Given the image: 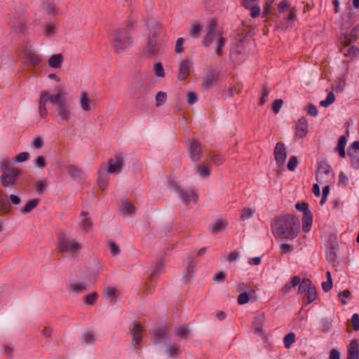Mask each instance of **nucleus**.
<instances>
[{"instance_id":"obj_1","label":"nucleus","mask_w":359,"mask_h":359,"mask_svg":"<svg viewBox=\"0 0 359 359\" xmlns=\"http://www.w3.org/2000/svg\"><path fill=\"white\" fill-rule=\"evenodd\" d=\"M271 232L276 239L293 240L299 232V221L293 215L276 216L271 222Z\"/></svg>"},{"instance_id":"obj_2","label":"nucleus","mask_w":359,"mask_h":359,"mask_svg":"<svg viewBox=\"0 0 359 359\" xmlns=\"http://www.w3.org/2000/svg\"><path fill=\"white\" fill-rule=\"evenodd\" d=\"M135 24L136 22L132 18H129L125 27H117L114 30L111 43L116 53H123L124 50L132 45V34L134 32Z\"/></svg>"},{"instance_id":"obj_3","label":"nucleus","mask_w":359,"mask_h":359,"mask_svg":"<svg viewBox=\"0 0 359 359\" xmlns=\"http://www.w3.org/2000/svg\"><path fill=\"white\" fill-rule=\"evenodd\" d=\"M65 92L62 89L58 88L57 93L55 95H50L47 90H42L40 93V97L39 100V116L42 118H45L48 115V111L46 108V103L48 102L52 104H56L57 106L60 102H62V96L65 95Z\"/></svg>"},{"instance_id":"obj_4","label":"nucleus","mask_w":359,"mask_h":359,"mask_svg":"<svg viewBox=\"0 0 359 359\" xmlns=\"http://www.w3.org/2000/svg\"><path fill=\"white\" fill-rule=\"evenodd\" d=\"M58 250L61 252L76 255L81 250V244L78 240L72 239L65 233L58 236Z\"/></svg>"},{"instance_id":"obj_5","label":"nucleus","mask_w":359,"mask_h":359,"mask_svg":"<svg viewBox=\"0 0 359 359\" xmlns=\"http://www.w3.org/2000/svg\"><path fill=\"white\" fill-rule=\"evenodd\" d=\"M295 208L298 211L303 212L302 229L305 233L309 232L313 223V215L309 208L308 203L305 202L297 203Z\"/></svg>"},{"instance_id":"obj_6","label":"nucleus","mask_w":359,"mask_h":359,"mask_svg":"<svg viewBox=\"0 0 359 359\" xmlns=\"http://www.w3.org/2000/svg\"><path fill=\"white\" fill-rule=\"evenodd\" d=\"M331 166L325 161L318 163V171L316 172V180L323 184L329 182L332 177Z\"/></svg>"},{"instance_id":"obj_7","label":"nucleus","mask_w":359,"mask_h":359,"mask_svg":"<svg viewBox=\"0 0 359 359\" xmlns=\"http://www.w3.org/2000/svg\"><path fill=\"white\" fill-rule=\"evenodd\" d=\"M21 175L22 170L20 168L4 171L0 177L1 183L4 187L13 186Z\"/></svg>"},{"instance_id":"obj_8","label":"nucleus","mask_w":359,"mask_h":359,"mask_svg":"<svg viewBox=\"0 0 359 359\" xmlns=\"http://www.w3.org/2000/svg\"><path fill=\"white\" fill-rule=\"evenodd\" d=\"M144 27L149 32L147 39L157 41V38L163 28L161 24L154 18H149L145 22Z\"/></svg>"},{"instance_id":"obj_9","label":"nucleus","mask_w":359,"mask_h":359,"mask_svg":"<svg viewBox=\"0 0 359 359\" xmlns=\"http://www.w3.org/2000/svg\"><path fill=\"white\" fill-rule=\"evenodd\" d=\"M189 157L194 162H198L203 155L201 144L196 139H193L188 147Z\"/></svg>"},{"instance_id":"obj_10","label":"nucleus","mask_w":359,"mask_h":359,"mask_svg":"<svg viewBox=\"0 0 359 359\" xmlns=\"http://www.w3.org/2000/svg\"><path fill=\"white\" fill-rule=\"evenodd\" d=\"M273 155L278 166H283L287 157L286 148L284 143L281 142L276 143L273 150Z\"/></svg>"},{"instance_id":"obj_11","label":"nucleus","mask_w":359,"mask_h":359,"mask_svg":"<svg viewBox=\"0 0 359 359\" xmlns=\"http://www.w3.org/2000/svg\"><path fill=\"white\" fill-rule=\"evenodd\" d=\"M124 165V160L122 156L116 155L114 158H109L108 160V166L107 168V172L109 174L111 173H119Z\"/></svg>"},{"instance_id":"obj_12","label":"nucleus","mask_w":359,"mask_h":359,"mask_svg":"<svg viewBox=\"0 0 359 359\" xmlns=\"http://www.w3.org/2000/svg\"><path fill=\"white\" fill-rule=\"evenodd\" d=\"M56 111L58 117L62 121H69L72 116L71 107L67 103L65 100L60 102L57 106Z\"/></svg>"},{"instance_id":"obj_13","label":"nucleus","mask_w":359,"mask_h":359,"mask_svg":"<svg viewBox=\"0 0 359 359\" xmlns=\"http://www.w3.org/2000/svg\"><path fill=\"white\" fill-rule=\"evenodd\" d=\"M144 330L143 327L137 322H134L130 325V333L132 335V344L135 348L137 344H138L142 340L141 333Z\"/></svg>"},{"instance_id":"obj_14","label":"nucleus","mask_w":359,"mask_h":359,"mask_svg":"<svg viewBox=\"0 0 359 359\" xmlns=\"http://www.w3.org/2000/svg\"><path fill=\"white\" fill-rule=\"evenodd\" d=\"M179 197L180 200L185 204L189 205L191 202L196 204L198 200V194L191 189H182L180 191Z\"/></svg>"},{"instance_id":"obj_15","label":"nucleus","mask_w":359,"mask_h":359,"mask_svg":"<svg viewBox=\"0 0 359 359\" xmlns=\"http://www.w3.org/2000/svg\"><path fill=\"white\" fill-rule=\"evenodd\" d=\"M192 62L189 59L183 60L179 65L177 78L180 81L186 79L190 74Z\"/></svg>"},{"instance_id":"obj_16","label":"nucleus","mask_w":359,"mask_h":359,"mask_svg":"<svg viewBox=\"0 0 359 359\" xmlns=\"http://www.w3.org/2000/svg\"><path fill=\"white\" fill-rule=\"evenodd\" d=\"M359 38V25L355 26L349 34H343L339 38L341 44L350 45Z\"/></svg>"},{"instance_id":"obj_17","label":"nucleus","mask_w":359,"mask_h":359,"mask_svg":"<svg viewBox=\"0 0 359 359\" xmlns=\"http://www.w3.org/2000/svg\"><path fill=\"white\" fill-rule=\"evenodd\" d=\"M258 0H243V6L251 11L250 16L252 18H256L260 15L261 9L257 4Z\"/></svg>"},{"instance_id":"obj_18","label":"nucleus","mask_w":359,"mask_h":359,"mask_svg":"<svg viewBox=\"0 0 359 359\" xmlns=\"http://www.w3.org/2000/svg\"><path fill=\"white\" fill-rule=\"evenodd\" d=\"M296 135L299 138L304 137L308 133V122L305 117H301L295 126Z\"/></svg>"},{"instance_id":"obj_19","label":"nucleus","mask_w":359,"mask_h":359,"mask_svg":"<svg viewBox=\"0 0 359 359\" xmlns=\"http://www.w3.org/2000/svg\"><path fill=\"white\" fill-rule=\"evenodd\" d=\"M143 54L146 57L156 56L158 54L157 41L147 39V44L143 50Z\"/></svg>"},{"instance_id":"obj_20","label":"nucleus","mask_w":359,"mask_h":359,"mask_svg":"<svg viewBox=\"0 0 359 359\" xmlns=\"http://www.w3.org/2000/svg\"><path fill=\"white\" fill-rule=\"evenodd\" d=\"M11 207L7 196L2 190H0V216H4L10 212Z\"/></svg>"},{"instance_id":"obj_21","label":"nucleus","mask_w":359,"mask_h":359,"mask_svg":"<svg viewBox=\"0 0 359 359\" xmlns=\"http://www.w3.org/2000/svg\"><path fill=\"white\" fill-rule=\"evenodd\" d=\"M342 46L340 48V52L346 57L353 58L359 55V48L356 46H352L348 47L349 45L341 44Z\"/></svg>"},{"instance_id":"obj_22","label":"nucleus","mask_w":359,"mask_h":359,"mask_svg":"<svg viewBox=\"0 0 359 359\" xmlns=\"http://www.w3.org/2000/svg\"><path fill=\"white\" fill-rule=\"evenodd\" d=\"M347 359H359V344L356 340H352L348 346Z\"/></svg>"},{"instance_id":"obj_23","label":"nucleus","mask_w":359,"mask_h":359,"mask_svg":"<svg viewBox=\"0 0 359 359\" xmlns=\"http://www.w3.org/2000/svg\"><path fill=\"white\" fill-rule=\"evenodd\" d=\"M69 288L71 292L79 293L86 291L88 286L86 282L74 280L69 283Z\"/></svg>"},{"instance_id":"obj_24","label":"nucleus","mask_w":359,"mask_h":359,"mask_svg":"<svg viewBox=\"0 0 359 359\" xmlns=\"http://www.w3.org/2000/svg\"><path fill=\"white\" fill-rule=\"evenodd\" d=\"M64 57L62 54H55L50 57L48 60V65L50 67L53 69H59L62 66Z\"/></svg>"},{"instance_id":"obj_25","label":"nucleus","mask_w":359,"mask_h":359,"mask_svg":"<svg viewBox=\"0 0 359 359\" xmlns=\"http://www.w3.org/2000/svg\"><path fill=\"white\" fill-rule=\"evenodd\" d=\"M25 57L28 60L29 64L33 67H36L41 62V57L31 50L25 52Z\"/></svg>"},{"instance_id":"obj_26","label":"nucleus","mask_w":359,"mask_h":359,"mask_svg":"<svg viewBox=\"0 0 359 359\" xmlns=\"http://www.w3.org/2000/svg\"><path fill=\"white\" fill-rule=\"evenodd\" d=\"M195 168H196L197 174L202 178H206L210 175V173H211L210 166L207 164L204 163V164L201 165V164L197 163L195 165Z\"/></svg>"},{"instance_id":"obj_27","label":"nucleus","mask_w":359,"mask_h":359,"mask_svg":"<svg viewBox=\"0 0 359 359\" xmlns=\"http://www.w3.org/2000/svg\"><path fill=\"white\" fill-rule=\"evenodd\" d=\"M265 320V316L263 313L257 316L252 322V327L255 332L261 333L262 332L263 323Z\"/></svg>"},{"instance_id":"obj_28","label":"nucleus","mask_w":359,"mask_h":359,"mask_svg":"<svg viewBox=\"0 0 359 359\" xmlns=\"http://www.w3.org/2000/svg\"><path fill=\"white\" fill-rule=\"evenodd\" d=\"M217 79V75L213 70L208 71L205 75L203 81V86L205 88L212 86L214 81Z\"/></svg>"},{"instance_id":"obj_29","label":"nucleus","mask_w":359,"mask_h":359,"mask_svg":"<svg viewBox=\"0 0 359 359\" xmlns=\"http://www.w3.org/2000/svg\"><path fill=\"white\" fill-rule=\"evenodd\" d=\"M136 211L135 206L128 201H123L122 202V208L120 210L123 215H132Z\"/></svg>"},{"instance_id":"obj_30","label":"nucleus","mask_w":359,"mask_h":359,"mask_svg":"<svg viewBox=\"0 0 359 359\" xmlns=\"http://www.w3.org/2000/svg\"><path fill=\"white\" fill-rule=\"evenodd\" d=\"M156 343H161L167 337V329L165 327L156 328L153 331Z\"/></svg>"},{"instance_id":"obj_31","label":"nucleus","mask_w":359,"mask_h":359,"mask_svg":"<svg viewBox=\"0 0 359 359\" xmlns=\"http://www.w3.org/2000/svg\"><path fill=\"white\" fill-rule=\"evenodd\" d=\"M40 200L39 198H32L24 205V207L20 210V212L22 214H27L30 212L34 208L37 207L39 203Z\"/></svg>"},{"instance_id":"obj_32","label":"nucleus","mask_w":359,"mask_h":359,"mask_svg":"<svg viewBox=\"0 0 359 359\" xmlns=\"http://www.w3.org/2000/svg\"><path fill=\"white\" fill-rule=\"evenodd\" d=\"M97 185L102 191L105 190L108 184V177L104 170H100L98 172V178L97 180Z\"/></svg>"},{"instance_id":"obj_33","label":"nucleus","mask_w":359,"mask_h":359,"mask_svg":"<svg viewBox=\"0 0 359 359\" xmlns=\"http://www.w3.org/2000/svg\"><path fill=\"white\" fill-rule=\"evenodd\" d=\"M346 144V137L344 135H342L339 137L337 146L335 148V151H337L339 154V156L341 158H344L346 156V152H345V147Z\"/></svg>"},{"instance_id":"obj_34","label":"nucleus","mask_w":359,"mask_h":359,"mask_svg":"<svg viewBox=\"0 0 359 359\" xmlns=\"http://www.w3.org/2000/svg\"><path fill=\"white\" fill-rule=\"evenodd\" d=\"M299 282L300 278L299 276H293L292 278L291 282L285 284V286L281 289L280 292L283 294L290 292L291 289L297 285L299 283Z\"/></svg>"},{"instance_id":"obj_35","label":"nucleus","mask_w":359,"mask_h":359,"mask_svg":"<svg viewBox=\"0 0 359 359\" xmlns=\"http://www.w3.org/2000/svg\"><path fill=\"white\" fill-rule=\"evenodd\" d=\"M164 270V262L163 260L158 261L155 266L151 268V272L149 275V278H154L158 274L162 273Z\"/></svg>"},{"instance_id":"obj_36","label":"nucleus","mask_w":359,"mask_h":359,"mask_svg":"<svg viewBox=\"0 0 359 359\" xmlns=\"http://www.w3.org/2000/svg\"><path fill=\"white\" fill-rule=\"evenodd\" d=\"M67 171L74 179H80L84 176L83 170L75 165H69L67 167Z\"/></svg>"},{"instance_id":"obj_37","label":"nucleus","mask_w":359,"mask_h":359,"mask_svg":"<svg viewBox=\"0 0 359 359\" xmlns=\"http://www.w3.org/2000/svg\"><path fill=\"white\" fill-rule=\"evenodd\" d=\"M43 8L48 15H55L58 12V8L54 2H44L43 4Z\"/></svg>"},{"instance_id":"obj_38","label":"nucleus","mask_w":359,"mask_h":359,"mask_svg":"<svg viewBox=\"0 0 359 359\" xmlns=\"http://www.w3.org/2000/svg\"><path fill=\"white\" fill-rule=\"evenodd\" d=\"M298 287V293L302 294L307 292L310 287L313 285L311 281L309 278H304L302 281L300 280Z\"/></svg>"},{"instance_id":"obj_39","label":"nucleus","mask_w":359,"mask_h":359,"mask_svg":"<svg viewBox=\"0 0 359 359\" xmlns=\"http://www.w3.org/2000/svg\"><path fill=\"white\" fill-rule=\"evenodd\" d=\"M227 222L218 219L210 226V231L212 233H217L226 229Z\"/></svg>"},{"instance_id":"obj_40","label":"nucleus","mask_w":359,"mask_h":359,"mask_svg":"<svg viewBox=\"0 0 359 359\" xmlns=\"http://www.w3.org/2000/svg\"><path fill=\"white\" fill-rule=\"evenodd\" d=\"M81 215L84 218L79 223V226L83 230L90 229L92 226V221L90 218L87 217L88 212L83 211Z\"/></svg>"},{"instance_id":"obj_41","label":"nucleus","mask_w":359,"mask_h":359,"mask_svg":"<svg viewBox=\"0 0 359 359\" xmlns=\"http://www.w3.org/2000/svg\"><path fill=\"white\" fill-rule=\"evenodd\" d=\"M80 104L81 109L84 111H88L90 110V107L89 104V98L87 93L83 92L81 95Z\"/></svg>"},{"instance_id":"obj_42","label":"nucleus","mask_w":359,"mask_h":359,"mask_svg":"<svg viewBox=\"0 0 359 359\" xmlns=\"http://www.w3.org/2000/svg\"><path fill=\"white\" fill-rule=\"evenodd\" d=\"M253 296H255V294H252L251 292H241L238 297V304L243 305L247 304Z\"/></svg>"},{"instance_id":"obj_43","label":"nucleus","mask_w":359,"mask_h":359,"mask_svg":"<svg viewBox=\"0 0 359 359\" xmlns=\"http://www.w3.org/2000/svg\"><path fill=\"white\" fill-rule=\"evenodd\" d=\"M217 48L215 49V53L218 55H222V47L224 46L226 43V39L224 38L221 34H217Z\"/></svg>"},{"instance_id":"obj_44","label":"nucleus","mask_w":359,"mask_h":359,"mask_svg":"<svg viewBox=\"0 0 359 359\" xmlns=\"http://www.w3.org/2000/svg\"><path fill=\"white\" fill-rule=\"evenodd\" d=\"M175 334L180 338L187 339L190 334V330L185 325H181L176 329Z\"/></svg>"},{"instance_id":"obj_45","label":"nucleus","mask_w":359,"mask_h":359,"mask_svg":"<svg viewBox=\"0 0 359 359\" xmlns=\"http://www.w3.org/2000/svg\"><path fill=\"white\" fill-rule=\"evenodd\" d=\"M43 33L48 37L53 36L55 34V25L52 22H47L43 27Z\"/></svg>"},{"instance_id":"obj_46","label":"nucleus","mask_w":359,"mask_h":359,"mask_svg":"<svg viewBox=\"0 0 359 359\" xmlns=\"http://www.w3.org/2000/svg\"><path fill=\"white\" fill-rule=\"evenodd\" d=\"M306 293H307L306 294V299H307L306 304H311L313 302H314V300L316 298L317 292H316V289L315 286L312 285L310 287V289L306 292Z\"/></svg>"},{"instance_id":"obj_47","label":"nucleus","mask_w":359,"mask_h":359,"mask_svg":"<svg viewBox=\"0 0 359 359\" xmlns=\"http://www.w3.org/2000/svg\"><path fill=\"white\" fill-rule=\"evenodd\" d=\"M348 155L351 158V165L354 168H359V154L357 153L356 151L352 152V151H348Z\"/></svg>"},{"instance_id":"obj_48","label":"nucleus","mask_w":359,"mask_h":359,"mask_svg":"<svg viewBox=\"0 0 359 359\" xmlns=\"http://www.w3.org/2000/svg\"><path fill=\"white\" fill-rule=\"evenodd\" d=\"M83 339L86 344H92L96 341V335L90 331H86L83 334Z\"/></svg>"},{"instance_id":"obj_49","label":"nucleus","mask_w":359,"mask_h":359,"mask_svg":"<svg viewBox=\"0 0 359 359\" xmlns=\"http://www.w3.org/2000/svg\"><path fill=\"white\" fill-rule=\"evenodd\" d=\"M255 212V210L252 208H245L241 210L240 218L242 220L250 219Z\"/></svg>"},{"instance_id":"obj_50","label":"nucleus","mask_w":359,"mask_h":359,"mask_svg":"<svg viewBox=\"0 0 359 359\" xmlns=\"http://www.w3.org/2000/svg\"><path fill=\"white\" fill-rule=\"evenodd\" d=\"M156 106L157 107L163 105L167 100V95L165 92L160 91L156 95Z\"/></svg>"},{"instance_id":"obj_51","label":"nucleus","mask_w":359,"mask_h":359,"mask_svg":"<svg viewBox=\"0 0 359 359\" xmlns=\"http://www.w3.org/2000/svg\"><path fill=\"white\" fill-rule=\"evenodd\" d=\"M34 187L36 191L39 194H42L47 188V183L43 180H39L35 182Z\"/></svg>"},{"instance_id":"obj_52","label":"nucleus","mask_w":359,"mask_h":359,"mask_svg":"<svg viewBox=\"0 0 359 359\" xmlns=\"http://www.w3.org/2000/svg\"><path fill=\"white\" fill-rule=\"evenodd\" d=\"M295 341V334L290 332L285 336L283 339L284 346L286 348H289Z\"/></svg>"},{"instance_id":"obj_53","label":"nucleus","mask_w":359,"mask_h":359,"mask_svg":"<svg viewBox=\"0 0 359 359\" xmlns=\"http://www.w3.org/2000/svg\"><path fill=\"white\" fill-rule=\"evenodd\" d=\"M335 100V95L332 92H330L325 100L320 101V104L323 107H327L332 104Z\"/></svg>"},{"instance_id":"obj_54","label":"nucleus","mask_w":359,"mask_h":359,"mask_svg":"<svg viewBox=\"0 0 359 359\" xmlns=\"http://www.w3.org/2000/svg\"><path fill=\"white\" fill-rule=\"evenodd\" d=\"M97 298V294L95 292H93L83 298V302L87 305H93L95 302Z\"/></svg>"},{"instance_id":"obj_55","label":"nucleus","mask_w":359,"mask_h":359,"mask_svg":"<svg viewBox=\"0 0 359 359\" xmlns=\"http://www.w3.org/2000/svg\"><path fill=\"white\" fill-rule=\"evenodd\" d=\"M236 290L238 292H251L252 294L255 293V290L251 288V287L250 285H248V284H246L245 283H239L237 285Z\"/></svg>"},{"instance_id":"obj_56","label":"nucleus","mask_w":359,"mask_h":359,"mask_svg":"<svg viewBox=\"0 0 359 359\" xmlns=\"http://www.w3.org/2000/svg\"><path fill=\"white\" fill-rule=\"evenodd\" d=\"M154 71L155 75L156 76L161 77V78L165 76L164 69L161 62H157V63L154 64Z\"/></svg>"},{"instance_id":"obj_57","label":"nucleus","mask_w":359,"mask_h":359,"mask_svg":"<svg viewBox=\"0 0 359 359\" xmlns=\"http://www.w3.org/2000/svg\"><path fill=\"white\" fill-rule=\"evenodd\" d=\"M167 352L170 356H177L180 353V346L177 344L169 346L167 348Z\"/></svg>"},{"instance_id":"obj_58","label":"nucleus","mask_w":359,"mask_h":359,"mask_svg":"<svg viewBox=\"0 0 359 359\" xmlns=\"http://www.w3.org/2000/svg\"><path fill=\"white\" fill-rule=\"evenodd\" d=\"M202 27L200 25H194L191 26L189 34L194 38H198L201 32Z\"/></svg>"},{"instance_id":"obj_59","label":"nucleus","mask_w":359,"mask_h":359,"mask_svg":"<svg viewBox=\"0 0 359 359\" xmlns=\"http://www.w3.org/2000/svg\"><path fill=\"white\" fill-rule=\"evenodd\" d=\"M279 13H285L290 10V5L286 0L281 1L278 6Z\"/></svg>"},{"instance_id":"obj_60","label":"nucleus","mask_w":359,"mask_h":359,"mask_svg":"<svg viewBox=\"0 0 359 359\" xmlns=\"http://www.w3.org/2000/svg\"><path fill=\"white\" fill-rule=\"evenodd\" d=\"M269 94V90L267 86L264 85L262 87V97L259 102V105H263L266 103V97H268Z\"/></svg>"},{"instance_id":"obj_61","label":"nucleus","mask_w":359,"mask_h":359,"mask_svg":"<svg viewBox=\"0 0 359 359\" xmlns=\"http://www.w3.org/2000/svg\"><path fill=\"white\" fill-rule=\"evenodd\" d=\"M298 164V159L295 156H292L290 158L287 168L289 170L293 171Z\"/></svg>"},{"instance_id":"obj_62","label":"nucleus","mask_w":359,"mask_h":359,"mask_svg":"<svg viewBox=\"0 0 359 359\" xmlns=\"http://www.w3.org/2000/svg\"><path fill=\"white\" fill-rule=\"evenodd\" d=\"M107 244H108V247H109V250L111 251V253L114 256L119 255V253H120V248L114 242L109 241L107 243Z\"/></svg>"},{"instance_id":"obj_63","label":"nucleus","mask_w":359,"mask_h":359,"mask_svg":"<svg viewBox=\"0 0 359 359\" xmlns=\"http://www.w3.org/2000/svg\"><path fill=\"white\" fill-rule=\"evenodd\" d=\"M293 250V245L288 243H283L280 246V252L282 255L290 253Z\"/></svg>"},{"instance_id":"obj_64","label":"nucleus","mask_w":359,"mask_h":359,"mask_svg":"<svg viewBox=\"0 0 359 359\" xmlns=\"http://www.w3.org/2000/svg\"><path fill=\"white\" fill-rule=\"evenodd\" d=\"M184 42V38L180 37L177 39L176 43H175V53H182L184 51V47H183Z\"/></svg>"}]
</instances>
